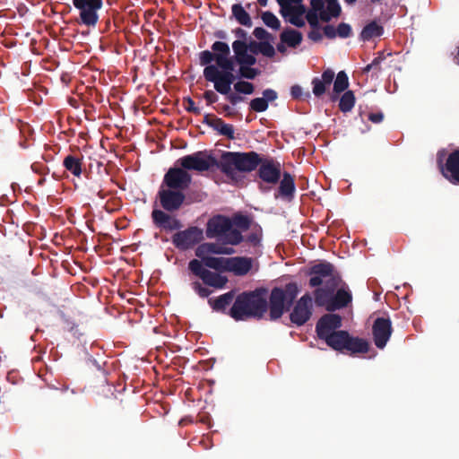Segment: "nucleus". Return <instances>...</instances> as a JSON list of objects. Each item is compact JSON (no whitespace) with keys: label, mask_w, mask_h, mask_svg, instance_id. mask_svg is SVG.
Masks as SVG:
<instances>
[{"label":"nucleus","mask_w":459,"mask_h":459,"mask_svg":"<svg viewBox=\"0 0 459 459\" xmlns=\"http://www.w3.org/2000/svg\"><path fill=\"white\" fill-rule=\"evenodd\" d=\"M382 60L383 58L381 56L376 57L369 65L365 67V72H369L370 70L376 68Z\"/></svg>","instance_id":"603ef678"},{"label":"nucleus","mask_w":459,"mask_h":459,"mask_svg":"<svg viewBox=\"0 0 459 459\" xmlns=\"http://www.w3.org/2000/svg\"><path fill=\"white\" fill-rule=\"evenodd\" d=\"M341 326V317L335 314H328L323 316L316 325V333L320 339L325 340L337 333Z\"/></svg>","instance_id":"dca6fc26"},{"label":"nucleus","mask_w":459,"mask_h":459,"mask_svg":"<svg viewBox=\"0 0 459 459\" xmlns=\"http://www.w3.org/2000/svg\"><path fill=\"white\" fill-rule=\"evenodd\" d=\"M370 121L374 123H379L383 120V115L381 113H374L368 116Z\"/></svg>","instance_id":"5fc2aeb1"},{"label":"nucleus","mask_w":459,"mask_h":459,"mask_svg":"<svg viewBox=\"0 0 459 459\" xmlns=\"http://www.w3.org/2000/svg\"><path fill=\"white\" fill-rule=\"evenodd\" d=\"M160 199L162 207L167 211L178 210L182 204L185 195L181 191L167 189L160 191Z\"/></svg>","instance_id":"6ab92c4d"},{"label":"nucleus","mask_w":459,"mask_h":459,"mask_svg":"<svg viewBox=\"0 0 459 459\" xmlns=\"http://www.w3.org/2000/svg\"><path fill=\"white\" fill-rule=\"evenodd\" d=\"M260 163L255 152H225L222 154L218 168L229 178L236 180L239 172H250Z\"/></svg>","instance_id":"7ed1b4c3"},{"label":"nucleus","mask_w":459,"mask_h":459,"mask_svg":"<svg viewBox=\"0 0 459 459\" xmlns=\"http://www.w3.org/2000/svg\"><path fill=\"white\" fill-rule=\"evenodd\" d=\"M302 94V88L299 85H295L291 87V95L294 98H299Z\"/></svg>","instance_id":"6e6d98bb"},{"label":"nucleus","mask_w":459,"mask_h":459,"mask_svg":"<svg viewBox=\"0 0 459 459\" xmlns=\"http://www.w3.org/2000/svg\"><path fill=\"white\" fill-rule=\"evenodd\" d=\"M336 31H337V34L341 37V38H347L350 36L351 34V28L349 24L347 23H341L339 24V26L337 27L336 29Z\"/></svg>","instance_id":"c03bdc74"},{"label":"nucleus","mask_w":459,"mask_h":459,"mask_svg":"<svg viewBox=\"0 0 459 459\" xmlns=\"http://www.w3.org/2000/svg\"><path fill=\"white\" fill-rule=\"evenodd\" d=\"M264 30L263 29H259V28H256L254 31L255 37L257 38H261L262 37V33H264Z\"/></svg>","instance_id":"13d9d810"},{"label":"nucleus","mask_w":459,"mask_h":459,"mask_svg":"<svg viewBox=\"0 0 459 459\" xmlns=\"http://www.w3.org/2000/svg\"><path fill=\"white\" fill-rule=\"evenodd\" d=\"M355 104V97L351 91H347L343 93L340 100L339 107L342 112L351 111Z\"/></svg>","instance_id":"473e14b6"},{"label":"nucleus","mask_w":459,"mask_h":459,"mask_svg":"<svg viewBox=\"0 0 459 459\" xmlns=\"http://www.w3.org/2000/svg\"><path fill=\"white\" fill-rule=\"evenodd\" d=\"M64 166L75 177H79L82 173L81 162L78 158L74 156H67L64 160Z\"/></svg>","instance_id":"2f4dec72"},{"label":"nucleus","mask_w":459,"mask_h":459,"mask_svg":"<svg viewBox=\"0 0 459 459\" xmlns=\"http://www.w3.org/2000/svg\"><path fill=\"white\" fill-rule=\"evenodd\" d=\"M311 10L306 15V18L314 29L317 28L319 19L323 22H328L332 18L337 17L341 13V6L338 0H311Z\"/></svg>","instance_id":"423d86ee"},{"label":"nucleus","mask_w":459,"mask_h":459,"mask_svg":"<svg viewBox=\"0 0 459 459\" xmlns=\"http://www.w3.org/2000/svg\"><path fill=\"white\" fill-rule=\"evenodd\" d=\"M257 2L262 5L265 6L267 4L268 0H257Z\"/></svg>","instance_id":"e2e57ef3"},{"label":"nucleus","mask_w":459,"mask_h":459,"mask_svg":"<svg viewBox=\"0 0 459 459\" xmlns=\"http://www.w3.org/2000/svg\"><path fill=\"white\" fill-rule=\"evenodd\" d=\"M233 253L232 247L219 243H204L195 250V255L200 259L213 256V255H231Z\"/></svg>","instance_id":"aec40b11"},{"label":"nucleus","mask_w":459,"mask_h":459,"mask_svg":"<svg viewBox=\"0 0 459 459\" xmlns=\"http://www.w3.org/2000/svg\"><path fill=\"white\" fill-rule=\"evenodd\" d=\"M281 40L287 46L295 48L300 44L302 35L299 31L295 30H286L281 34Z\"/></svg>","instance_id":"cd10ccee"},{"label":"nucleus","mask_w":459,"mask_h":459,"mask_svg":"<svg viewBox=\"0 0 459 459\" xmlns=\"http://www.w3.org/2000/svg\"><path fill=\"white\" fill-rule=\"evenodd\" d=\"M260 48H261L260 53H262L264 56H268V57H272L274 56L275 50L272 45H270L268 43L261 42Z\"/></svg>","instance_id":"a18cd8bd"},{"label":"nucleus","mask_w":459,"mask_h":459,"mask_svg":"<svg viewBox=\"0 0 459 459\" xmlns=\"http://www.w3.org/2000/svg\"><path fill=\"white\" fill-rule=\"evenodd\" d=\"M311 278L309 283L312 287L319 285H331L336 288L339 284L340 279L333 273L332 264L328 263H321L314 265L311 268Z\"/></svg>","instance_id":"9d476101"},{"label":"nucleus","mask_w":459,"mask_h":459,"mask_svg":"<svg viewBox=\"0 0 459 459\" xmlns=\"http://www.w3.org/2000/svg\"><path fill=\"white\" fill-rule=\"evenodd\" d=\"M232 13L236 20L244 26L251 27L252 21L249 14L246 12V10L240 4H233L232 6Z\"/></svg>","instance_id":"7c9ffc66"},{"label":"nucleus","mask_w":459,"mask_h":459,"mask_svg":"<svg viewBox=\"0 0 459 459\" xmlns=\"http://www.w3.org/2000/svg\"><path fill=\"white\" fill-rule=\"evenodd\" d=\"M442 174L453 184H459V151L452 152L446 166L441 169Z\"/></svg>","instance_id":"412c9836"},{"label":"nucleus","mask_w":459,"mask_h":459,"mask_svg":"<svg viewBox=\"0 0 459 459\" xmlns=\"http://www.w3.org/2000/svg\"><path fill=\"white\" fill-rule=\"evenodd\" d=\"M392 333L391 322L389 319L377 318L373 325V335L375 344L377 348L383 349L388 342Z\"/></svg>","instance_id":"a211bd4d"},{"label":"nucleus","mask_w":459,"mask_h":459,"mask_svg":"<svg viewBox=\"0 0 459 459\" xmlns=\"http://www.w3.org/2000/svg\"><path fill=\"white\" fill-rule=\"evenodd\" d=\"M351 300V293L347 290L341 288L335 294L333 293V304L330 305L329 311H333L335 309L347 306Z\"/></svg>","instance_id":"a878e982"},{"label":"nucleus","mask_w":459,"mask_h":459,"mask_svg":"<svg viewBox=\"0 0 459 459\" xmlns=\"http://www.w3.org/2000/svg\"><path fill=\"white\" fill-rule=\"evenodd\" d=\"M189 269L194 274L201 278L205 284L216 289H222L228 281L227 277L205 269L202 262L197 259L190 261Z\"/></svg>","instance_id":"f8f14e48"},{"label":"nucleus","mask_w":459,"mask_h":459,"mask_svg":"<svg viewBox=\"0 0 459 459\" xmlns=\"http://www.w3.org/2000/svg\"><path fill=\"white\" fill-rule=\"evenodd\" d=\"M226 95V98L227 100L232 104V105H236L238 104V102L242 101L243 100V98L240 97L239 95L238 94H235V93H230V91L225 94Z\"/></svg>","instance_id":"8fccbe9b"},{"label":"nucleus","mask_w":459,"mask_h":459,"mask_svg":"<svg viewBox=\"0 0 459 459\" xmlns=\"http://www.w3.org/2000/svg\"><path fill=\"white\" fill-rule=\"evenodd\" d=\"M219 132L230 139L234 138V128L231 125L220 122L218 126Z\"/></svg>","instance_id":"ea45409f"},{"label":"nucleus","mask_w":459,"mask_h":459,"mask_svg":"<svg viewBox=\"0 0 459 459\" xmlns=\"http://www.w3.org/2000/svg\"><path fill=\"white\" fill-rule=\"evenodd\" d=\"M206 236L217 238L228 245H238L243 239L241 233L232 227V221L222 215H216L208 221Z\"/></svg>","instance_id":"20e7f679"},{"label":"nucleus","mask_w":459,"mask_h":459,"mask_svg":"<svg viewBox=\"0 0 459 459\" xmlns=\"http://www.w3.org/2000/svg\"><path fill=\"white\" fill-rule=\"evenodd\" d=\"M295 191V184L291 176L288 173L283 175L280 183L279 192L281 196L290 197Z\"/></svg>","instance_id":"c85d7f7f"},{"label":"nucleus","mask_w":459,"mask_h":459,"mask_svg":"<svg viewBox=\"0 0 459 459\" xmlns=\"http://www.w3.org/2000/svg\"><path fill=\"white\" fill-rule=\"evenodd\" d=\"M334 78V72L331 69H326L320 77H315L312 80V91L316 97L325 94L326 89L332 84Z\"/></svg>","instance_id":"5701e85b"},{"label":"nucleus","mask_w":459,"mask_h":459,"mask_svg":"<svg viewBox=\"0 0 459 459\" xmlns=\"http://www.w3.org/2000/svg\"><path fill=\"white\" fill-rule=\"evenodd\" d=\"M234 90L238 93L252 94L254 91V86L251 82L238 81L234 83Z\"/></svg>","instance_id":"e433bc0d"},{"label":"nucleus","mask_w":459,"mask_h":459,"mask_svg":"<svg viewBox=\"0 0 459 459\" xmlns=\"http://www.w3.org/2000/svg\"><path fill=\"white\" fill-rule=\"evenodd\" d=\"M335 288L333 286L325 285V288L317 289L315 292L316 303L318 306H325L329 310L330 305L333 304V292Z\"/></svg>","instance_id":"393cba45"},{"label":"nucleus","mask_w":459,"mask_h":459,"mask_svg":"<svg viewBox=\"0 0 459 459\" xmlns=\"http://www.w3.org/2000/svg\"><path fill=\"white\" fill-rule=\"evenodd\" d=\"M232 48L236 60L239 65H255V57L249 52L247 44L242 40H235Z\"/></svg>","instance_id":"b1692460"},{"label":"nucleus","mask_w":459,"mask_h":459,"mask_svg":"<svg viewBox=\"0 0 459 459\" xmlns=\"http://www.w3.org/2000/svg\"><path fill=\"white\" fill-rule=\"evenodd\" d=\"M193 288L202 298L208 297L211 293V291L207 288L202 286V284L197 281L193 283Z\"/></svg>","instance_id":"49530a36"},{"label":"nucleus","mask_w":459,"mask_h":459,"mask_svg":"<svg viewBox=\"0 0 459 459\" xmlns=\"http://www.w3.org/2000/svg\"><path fill=\"white\" fill-rule=\"evenodd\" d=\"M236 33H237V35H238V37H244V36L246 35V32H245L243 30H241V29H238V30L236 31Z\"/></svg>","instance_id":"680f3d73"},{"label":"nucleus","mask_w":459,"mask_h":459,"mask_svg":"<svg viewBox=\"0 0 459 459\" xmlns=\"http://www.w3.org/2000/svg\"><path fill=\"white\" fill-rule=\"evenodd\" d=\"M349 86L348 76L345 72L341 71L337 74L335 81L333 82V91L339 94L344 91Z\"/></svg>","instance_id":"72a5a7b5"},{"label":"nucleus","mask_w":459,"mask_h":459,"mask_svg":"<svg viewBox=\"0 0 459 459\" xmlns=\"http://www.w3.org/2000/svg\"><path fill=\"white\" fill-rule=\"evenodd\" d=\"M253 262V259L250 257H229L228 272L233 273L236 275H245L251 271Z\"/></svg>","instance_id":"4be33fe9"},{"label":"nucleus","mask_w":459,"mask_h":459,"mask_svg":"<svg viewBox=\"0 0 459 459\" xmlns=\"http://www.w3.org/2000/svg\"><path fill=\"white\" fill-rule=\"evenodd\" d=\"M311 309L312 298L307 294L304 295L294 307L290 320L298 325L305 324L311 316Z\"/></svg>","instance_id":"2eb2a0df"},{"label":"nucleus","mask_w":459,"mask_h":459,"mask_svg":"<svg viewBox=\"0 0 459 459\" xmlns=\"http://www.w3.org/2000/svg\"><path fill=\"white\" fill-rule=\"evenodd\" d=\"M202 264L221 272H228L229 258L210 256L201 259Z\"/></svg>","instance_id":"bb28decb"},{"label":"nucleus","mask_w":459,"mask_h":459,"mask_svg":"<svg viewBox=\"0 0 459 459\" xmlns=\"http://www.w3.org/2000/svg\"><path fill=\"white\" fill-rule=\"evenodd\" d=\"M252 65H240L239 74L242 77L247 79H254L257 74V70L251 68Z\"/></svg>","instance_id":"58836bf2"},{"label":"nucleus","mask_w":459,"mask_h":459,"mask_svg":"<svg viewBox=\"0 0 459 459\" xmlns=\"http://www.w3.org/2000/svg\"><path fill=\"white\" fill-rule=\"evenodd\" d=\"M262 20L264 23L273 30H278L280 28V21L279 19L270 12H264L262 14Z\"/></svg>","instance_id":"c9c22d12"},{"label":"nucleus","mask_w":459,"mask_h":459,"mask_svg":"<svg viewBox=\"0 0 459 459\" xmlns=\"http://www.w3.org/2000/svg\"><path fill=\"white\" fill-rule=\"evenodd\" d=\"M177 163L185 169L203 172L210 169L215 164V160L205 152H197L180 158Z\"/></svg>","instance_id":"9b49d317"},{"label":"nucleus","mask_w":459,"mask_h":459,"mask_svg":"<svg viewBox=\"0 0 459 459\" xmlns=\"http://www.w3.org/2000/svg\"><path fill=\"white\" fill-rule=\"evenodd\" d=\"M267 308L264 290H255L239 295L234 302L230 315L235 320H246L249 317H261Z\"/></svg>","instance_id":"f03ea898"},{"label":"nucleus","mask_w":459,"mask_h":459,"mask_svg":"<svg viewBox=\"0 0 459 459\" xmlns=\"http://www.w3.org/2000/svg\"><path fill=\"white\" fill-rule=\"evenodd\" d=\"M212 49L215 56V64L205 66L204 76L206 81L213 83L216 91L226 94L231 90L235 81L234 65L230 58V49L229 45L222 41H215Z\"/></svg>","instance_id":"f257e3e1"},{"label":"nucleus","mask_w":459,"mask_h":459,"mask_svg":"<svg viewBox=\"0 0 459 459\" xmlns=\"http://www.w3.org/2000/svg\"><path fill=\"white\" fill-rule=\"evenodd\" d=\"M263 99L266 100V102L273 101L277 98V93L271 89L264 90L263 92Z\"/></svg>","instance_id":"09e8293b"},{"label":"nucleus","mask_w":459,"mask_h":459,"mask_svg":"<svg viewBox=\"0 0 459 459\" xmlns=\"http://www.w3.org/2000/svg\"><path fill=\"white\" fill-rule=\"evenodd\" d=\"M324 341L333 350L351 354L366 353L368 351V343L366 340L352 337L345 331H338Z\"/></svg>","instance_id":"39448f33"},{"label":"nucleus","mask_w":459,"mask_h":459,"mask_svg":"<svg viewBox=\"0 0 459 459\" xmlns=\"http://www.w3.org/2000/svg\"><path fill=\"white\" fill-rule=\"evenodd\" d=\"M324 32L328 38H333L337 34L336 29L331 25L325 26L324 28Z\"/></svg>","instance_id":"3c124183"},{"label":"nucleus","mask_w":459,"mask_h":459,"mask_svg":"<svg viewBox=\"0 0 459 459\" xmlns=\"http://www.w3.org/2000/svg\"><path fill=\"white\" fill-rule=\"evenodd\" d=\"M299 293L298 286L290 283L285 290L275 288L270 296V316L272 319H278L284 312L285 304L291 303Z\"/></svg>","instance_id":"0eeeda50"},{"label":"nucleus","mask_w":459,"mask_h":459,"mask_svg":"<svg viewBox=\"0 0 459 459\" xmlns=\"http://www.w3.org/2000/svg\"><path fill=\"white\" fill-rule=\"evenodd\" d=\"M309 38L313 40H316L320 38L319 33L317 31H311L309 33Z\"/></svg>","instance_id":"4d7b16f0"},{"label":"nucleus","mask_w":459,"mask_h":459,"mask_svg":"<svg viewBox=\"0 0 459 459\" xmlns=\"http://www.w3.org/2000/svg\"><path fill=\"white\" fill-rule=\"evenodd\" d=\"M164 183L171 189L182 191L191 183V176L185 169L172 168L165 174Z\"/></svg>","instance_id":"4468645a"},{"label":"nucleus","mask_w":459,"mask_h":459,"mask_svg":"<svg viewBox=\"0 0 459 459\" xmlns=\"http://www.w3.org/2000/svg\"><path fill=\"white\" fill-rule=\"evenodd\" d=\"M357 0H344L348 4H353Z\"/></svg>","instance_id":"0e129e2a"},{"label":"nucleus","mask_w":459,"mask_h":459,"mask_svg":"<svg viewBox=\"0 0 459 459\" xmlns=\"http://www.w3.org/2000/svg\"><path fill=\"white\" fill-rule=\"evenodd\" d=\"M215 61V56L212 52L205 50L201 52L200 54V64L202 65H212V62Z\"/></svg>","instance_id":"a19ab883"},{"label":"nucleus","mask_w":459,"mask_h":459,"mask_svg":"<svg viewBox=\"0 0 459 459\" xmlns=\"http://www.w3.org/2000/svg\"><path fill=\"white\" fill-rule=\"evenodd\" d=\"M169 216V214L160 210H154L152 212V219L159 227H160L163 222L168 220Z\"/></svg>","instance_id":"79ce46f5"},{"label":"nucleus","mask_w":459,"mask_h":459,"mask_svg":"<svg viewBox=\"0 0 459 459\" xmlns=\"http://www.w3.org/2000/svg\"><path fill=\"white\" fill-rule=\"evenodd\" d=\"M181 227L180 222L170 216H169L168 220H166L163 224L160 226V228H163L165 230H178Z\"/></svg>","instance_id":"37998d69"},{"label":"nucleus","mask_w":459,"mask_h":459,"mask_svg":"<svg viewBox=\"0 0 459 459\" xmlns=\"http://www.w3.org/2000/svg\"><path fill=\"white\" fill-rule=\"evenodd\" d=\"M281 6V13L290 23L302 27L305 24V6L302 0H277Z\"/></svg>","instance_id":"1a4fd4ad"},{"label":"nucleus","mask_w":459,"mask_h":459,"mask_svg":"<svg viewBox=\"0 0 459 459\" xmlns=\"http://www.w3.org/2000/svg\"><path fill=\"white\" fill-rule=\"evenodd\" d=\"M261 42L256 41H250L249 44H247V48L250 53L255 56V54L260 53V48Z\"/></svg>","instance_id":"de8ad7c7"},{"label":"nucleus","mask_w":459,"mask_h":459,"mask_svg":"<svg viewBox=\"0 0 459 459\" xmlns=\"http://www.w3.org/2000/svg\"><path fill=\"white\" fill-rule=\"evenodd\" d=\"M233 299V294L229 292L220 296L218 299L214 300H209L212 304V307L216 310L224 309Z\"/></svg>","instance_id":"f704fd0d"},{"label":"nucleus","mask_w":459,"mask_h":459,"mask_svg":"<svg viewBox=\"0 0 459 459\" xmlns=\"http://www.w3.org/2000/svg\"><path fill=\"white\" fill-rule=\"evenodd\" d=\"M203 238V230L197 227H190L186 230L176 233L172 238V242L178 248L187 249L200 242Z\"/></svg>","instance_id":"ddd939ff"},{"label":"nucleus","mask_w":459,"mask_h":459,"mask_svg":"<svg viewBox=\"0 0 459 459\" xmlns=\"http://www.w3.org/2000/svg\"><path fill=\"white\" fill-rule=\"evenodd\" d=\"M79 11L80 22L87 27H94L99 21L98 12L101 9L102 0H73Z\"/></svg>","instance_id":"6e6552de"},{"label":"nucleus","mask_w":459,"mask_h":459,"mask_svg":"<svg viewBox=\"0 0 459 459\" xmlns=\"http://www.w3.org/2000/svg\"><path fill=\"white\" fill-rule=\"evenodd\" d=\"M204 98L209 103H213L217 100L218 97L212 91H207L204 93Z\"/></svg>","instance_id":"864d4df0"},{"label":"nucleus","mask_w":459,"mask_h":459,"mask_svg":"<svg viewBox=\"0 0 459 459\" xmlns=\"http://www.w3.org/2000/svg\"><path fill=\"white\" fill-rule=\"evenodd\" d=\"M238 225L247 227V221L246 218H241L239 221L238 222Z\"/></svg>","instance_id":"bf43d9fd"},{"label":"nucleus","mask_w":459,"mask_h":459,"mask_svg":"<svg viewBox=\"0 0 459 459\" xmlns=\"http://www.w3.org/2000/svg\"><path fill=\"white\" fill-rule=\"evenodd\" d=\"M284 44H285V43H282V42H281V44H279V45L277 46V49H278V51H280V52H281V53H283V52L285 51V49H286V48H285V45H284Z\"/></svg>","instance_id":"052dcab7"},{"label":"nucleus","mask_w":459,"mask_h":459,"mask_svg":"<svg viewBox=\"0 0 459 459\" xmlns=\"http://www.w3.org/2000/svg\"><path fill=\"white\" fill-rule=\"evenodd\" d=\"M259 178L263 182L275 185L281 178V164L273 160L260 161Z\"/></svg>","instance_id":"f3484780"},{"label":"nucleus","mask_w":459,"mask_h":459,"mask_svg":"<svg viewBox=\"0 0 459 459\" xmlns=\"http://www.w3.org/2000/svg\"><path fill=\"white\" fill-rule=\"evenodd\" d=\"M250 108L252 110L255 112H263L265 111L268 108V103L265 99L263 98H255L251 100Z\"/></svg>","instance_id":"4c0bfd02"},{"label":"nucleus","mask_w":459,"mask_h":459,"mask_svg":"<svg viewBox=\"0 0 459 459\" xmlns=\"http://www.w3.org/2000/svg\"><path fill=\"white\" fill-rule=\"evenodd\" d=\"M383 33V28L376 22H370L364 27L360 33L363 40H370L376 37H379Z\"/></svg>","instance_id":"c756f323"}]
</instances>
